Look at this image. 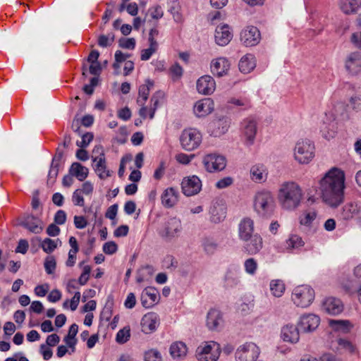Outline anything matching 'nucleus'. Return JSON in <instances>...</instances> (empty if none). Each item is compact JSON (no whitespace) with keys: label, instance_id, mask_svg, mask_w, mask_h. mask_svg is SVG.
Returning a JSON list of instances; mask_svg holds the SVG:
<instances>
[{"label":"nucleus","instance_id":"f257e3e1","mask_svg":"<svg viewBox=\"0 0 361 361\" xmlns=\"http://www.w3.org/2000/svg\"><path fill=\"white\" fill-rule=\"evenodd\" d=\"M345 176L337 167L330 169L319 183L322 201L331 208H337L345 201Z\"/></svg>","mask_w":361,"mask_h":361},{"label":"nucleus","instance_id":"f03ea898","mask_svg":"<svg viewBox=\"0 0 361 361\" xmlns=\"http://www.w3.org/2000/svg\"><path fill=\"white\" fill-rule=\"evenodd\" d=\"M303 194L301 188L295 182H286L281 186L279 200L283 209L292 211L298 208Z\"/></svg>","mask_w":361,"mask_h":361},{"label":"nucleus","instance_id":"7ed1b4c3","mask_svg":"<svg viewBox=\"0 0 361 361\" xmlns=\"http://www.w3.org/2000/svg\"><path fill=\"white\" fill-rule=\"evenodd\" d=\"M254 209L262 217L270 216L274 209V199L272 194L267 190L257 192L254 200Z\"/></svg>","mask_w":361,"mask_h":361},{"label":"nucleus","instance_id":"20e7f679","mask_svg":"<svg viewBox=\"0 0 361 361\" xmlns=\"http://www.w3.org/2000/svg\"><path fill=\"white\" fill-rule=\"evenodd\" d=\"M181 221L177 217H170L158 228L159 235L169 241L179 236L182 231Z\"/></svg>","mask_w":361,"mask_h":361},{"label":"nucleus","instance_id":"39448f33","mask_svg":"<svg viewBox=\"0 0 361 361\" xmlns=\"http://www.w3.org/2000/svg\"><path fill=\"white\" fill-rule=\"evenodd\" d=\"M314 290L308 285L295 287L292 293V300L294 304L302 308L310 306L314 299Z\"/></svg>","mask_w":361,"mask_h":361},{"label":"nucleus","instance_id":"423d86ee","mask_svg":"<svg viewBox=\"0 0 361 361\" xmlns=\"http://www.w3.org/2000/svg\"><path fill=\"white\" fill-rule=\"evenodd\" d=\"M314 157V145L310 140L298 141L294 149L295 159L300 164H307Z\"/></svg>","mask_w":361,"mask_h":361},{"label":"nucleus","instance_id":"0eeeda50","mask_svg":"<svg viewBox=\"0 0 361 361\" xmlns=\"http://www.w3.org/2000/svg\"><path fill=\"white\" fill-rule=\"evenodd\" d=\"M202 134L196 128H189L182 131L180 136V143L185 151H193L200 145L202 142Z\"/></svg>","mask_w":361,"mask_h":361},{"label":"nucleus","instance_id":"6e6552de","mask_svg":"<svg viewBox=\"0 0 361 361\" xmlns=\"http://www.w3.org/2000/svg\"><path fill=\"white\" fill-rule=\"evenodd\" d=\"M202 164L208 173L219 172L225 169L227 164L226 158L218 153H209L202 157Z\"/></svg>","mask_w":361,"mask_h":361},{"label":"nucleus","instance_id":"1a4fd4ad","mask_svg":"<svg viewBox=\"0 0 361 361\" xmlns=\"http://www.w3.org/2000/svg\"><path fill=\"white\" fill-rule=\"evenodd\" d=\"M260 354L259 347L252 342L240 345L235 353L236 361H256Z\"/></svg>","mask_w":361,"mask_h":361},{"label":"nucleus","instance_id":"9d476101","mask_svg":"<svg viewBox=\"0 0 361 361\" xmlns=\"http://www.w3.org/2000/svg\"><path fill=\"white\" fill-rule=\"evenodd\" d=\"M230 126V120L226 116H221L212 121L207 126L208 133L214 137H219L226 133Z\"/></svg>","mask_w":361,"mask_h":361},{"label":"nucleus","instance_id":"9b49d317","mask_svg":"<svg viewBox=\"0 0 361 361\" xmlns=\"http://www.w3.org/2000/svg\"><path fill=\"white\" fill-rule=\"evenodd\" d=\"M183 193L189 197L197 195L202 189V181L197 176L184 178L181 183Z\"/></svg>","mask_w":361,"mask_h":361},{"label":"nucleus","instance_id":"f8f14e48","mask_svg":"<svg viewBox=\"0 0 361 361\" xmlns=\"http://www.w3.org/2000/svg\"><path fill=\"white\" fill-rule=\"evenodd\" d=\"M18 225L27 229L30 232L39 234L43 231V221L32 214H25Z\"/></svg>","mask_w":361,"mask_h":361},{"label":"nucleus","instance_id":"ddd939ff","mask_svg":"<svg viewBox=\"0 0 361 361\" xmlns=\"http://www.w3.org/2000/svg\"><path fill=\"white\" fill-rule=\"evenodd\" d=\"M241 42L246 47L257 45L260 41V32L255 26H247L240 32Z\"/></svg>","mask_w":361,"mask_h":361},{"label":"nucleus","instance_id":"4468645a","mask_svg":"<svg viewBox=\"0 0 361 361\" xmlns=\"http://www.w3.org/2000/svg\"><path fill=\"white\" fill-rule=\"evenodd\" d=\"M334 111L336 112L361 111V96L355 95L351 97L347 104L338 102L334 104Z\"/></svg>","mask_w":361,"mask_h":361},{"label":"nucleus","instance_id":"2eb2a0df","mask_svg":"<svg viewBox=\"0 0 361 361\" xmlns=\"http://www.w3.org/2000/svg\"><path fill=\"white\" fill-rule=\"evenodd\" d=\"M346 71L351 75H357L361 73V53L354 51L350 53L345 61Z\"/></svg>","mask_w":361,"mask_h":361},{"label":"nucleus","instance_id":"dca6fc26","mask_svg":"<svg viewBox=\"0 0 361 361\" xmlns=\"http://www.w3.org/2000/svg\"><path fill=\"white\" fill-rule=\"evenodd\" d=\"M241 129L245 137L247 145H252L254 143L257 133V121L251 117L245 119L241 123Z\"/></svg>","mask_w":361,"mask_h":361},{"label":"nucleus","instance_id":"f3484780","mask_svg":"<svg viewBox=\"0 0 361 361\" xmlns=\"http://www.w3.org/2000/svg\"><path fill=\"white\" fill-rule=\"evenodd\" d=\"M320 323V318L314 314H304L300 317L298 326L303 332L314 331Z\"/></svg>","mask_w":361,"mask_h":361},{"label":"nucleus","instance_id":"a211bd4d","mask_svg":"<svg viewBox=\"0 0 361 361\" xmlns=\"http://www.w3.org/2000/svg\"><path fill=\"white\" fill-rule=\"evenodd\" d=\"M196 87L199 93L204 95H209L214 92L216 82L212 76L205 75L197 80Z\"/></svg>","mask_w":361,"mask_h":361},{"label":"nucleus","instance_id":"6ab92c4d","mask_svg":"<svg viewBox=\"0 0 361 361\" xmlns=\"http://www.w3.org/2000/svg\"><path fill=\"white\" fill-rule=\"evenodd\" d=\"M243 241V251L250 255H256L263 247L262 238L258 233L254 234L253 236Z\"/></svg>","mask_w":361,"mask_h":361},{"label":"nucleus","instance_id":"aec40b11","mask_svg":"<svg viewBox=\"0 0 361 361\" xmlns=\"http://www.w3.org/2000/svg\"><path fill=\"white\" fill-rule=\"evenodd\" d=\"M154 86V82L149 79L145 80V83L139 87L137 102L141 107L139 113H146L147 107L145 106L148 99L150 89Z\"/></svg>","mask_w":361,"mask_h":361},{"label":"nucleus","instance_id":"412c9836","mask_svg":"<svg viewBox=\"0 0 361 361\" xmlns=\"http://www.w3.org/2000/svg\"><path fill=\"white\" fill-rule=\"evenodd\" d=\"M227 24L217 26L215 30V42L219 46L228 44L233 37V34Z\"/></svg>","mask_w":361,"mask_h":361},{"label":"nucleus","instance_id":"4be33fe9","mask_svg":"<svg viewBox=\"0 0 361 361\" xmlns=\"http://www.w3.org/2000/svg\"><path fill=\"white\" fill-rule=\"evenodd\" d=\"M159 324L158 316L155 313H148L142 319V331L146 334H151L157 329Z\"/></svg>","mask_w":361,"mask_h":361},{"label":"nucleus","instance_id":"5701e85b","mask_svg":"<svg viewBox=\"0 0 361 361\" xmlns=\"http://www.w3.org/2000/svg\"><path fill=\"white\" fill-rule=\"evenodd\" d=\"M323 309L329 314L337 315L343 310V305L340 299L329 297L323 302Z\"/></svg>","mask_w":361,"mask_h":361},{"label":"nucleus","instance_id":"b1692460","mask_svg":"<svg viewBox=\"0 0 361 361\" xmlns=\"http://www.w3.org/2000/svg\"><path fill=\"white\" fill-rule=\"evenodd\" d=\"M281 337L284 341L296 343L299 341V327L293 324H287L281 329Z\"/></svg>","mask_w":361,"mask_h":361},{"label":"nucleus","instance_id":"393cba45","mask_svg":"<svg viewBox=\"0 0 361 361\" xmlns=\"http://www.w3.org/2000/svg\"><path fill=\"white\" fill-rule=\"evenodd\" d=\"M254 221L250 218H244L238 226V235L241 240H247L254 235Z\"/></svg>","mask_w":361,"mask_h":361},{"label":"nucleus","instance_id":"a878e982","mask_svg":"<svg viewBox=\"0 0 361 361\" xmlns=\"http://www.w3.org/2000/svg\"><path fill=\"white\" fill-rule=\"evenodd\" d=\"M230 68V63L227 59L220 57L213 61L211 64L212 73L218 77H221L227 73Z\"/></svg>","mask_w":361,"mask_h":361},{"label":"nucleus","instance_id":"bb28decb","mask_svg":"<svg viewBox=\"0 0 361 361\" xmlns=\"http://www.w3.org/2000/svg\"><path fill=\"white\" fill-rule=\"evenodd\" d=\"M178 195L177 189L173 187L166 188L161 197L162 204L166 208L173 207L178 201Z\"/></svg>","mask_w":361,"mask_h":361},{"label":"nucleus","instance_id":"cd10ccee","mask_svg":"<svg viewBox=\"0 0 361 361\" xmlns=\"http://www.w3.org/2000/svg\"><path fill=\"white\" fill-rule=\"evenodd\" d=\"M92 161L95 163L93 167L101 179H105L111 176L110 171L106 170L105 156L103 152L99 156L94 157Z\"/></svg>","mask_w":361,"mask_h":361},{"label":"nucleus","instance_id":"c85d7f7f","mask_svg":"<svg viewBox=\"0 0 361 361\" xmlns=\"http://www.w3.org/2000/svg\"><path fill=\"white\" fill-rule=\"evenodd\" d=\"M223 322L222 314L216 309H211L207 316V326L210 330H216Z\"/></svg>","mask_w":361,"mask_h":361},{"label":"nucleus","instance_id":"c756f323","mask_svg":"<svg viewBox=\"0 0 361 361\" xmlns=\"http://www.w3.org/2000/svg\"><path fill=\"white\" fill-rule=\"evenodd\" d=\"M214 111V103L212 99L207 97L195 102V112L212 113Z\"/></svg>","mask_w":361,"mask_h":361},{"label":"nucleus","instance_id":"7c9ffc66","mask_svg":"<svg viewBox=\"0 0 361 361\" xmlns=\"http://www.w3.org/2000/svg\"><path fill=\"white\" fill-rule=\"evenodd\" d=\"M94 118L91 114H85L81 118H75L72 122L71 128L73 131L80 133V126L88 128L94 123Z\"/></svg>","mask_w":361,"mask_h":361},{"label":"nucleus","instance_id":"2f4dec72","mask_svg":"<svg viewBox=\"0 0 361 361\" xmlns=\"http://www.w3.org/2000/svg\"><path fill=\"white\" fill-rule=\"evenodd\" d=\"M256 66L255 57L252 54L243 56L238 63L239 70L243 73H248L252 71Z\"/></svg>","mask_w":361,"mask_h":361},{"label":"nucleus","instance_id":"473e14b6","mask_svg":"<svg viewBox=\"0 0 361 361\" xmlns=\"http://www.w3.org/2000/svg\"><path fill=\"white\" fill-rule=\"evenodd\" d=\"M88 172V169L78 162L73 163L69 169V173L80 181H83L87 177Z\"/></svg>","mask_w":361,"mask_h":361},{"label":"nucleus","instance_id":"72a5a7b5","mask_svg":"<svg viewBox=\"0 0 361 361\" xmlns=\"http://www.w3.org/2000/svg\"><path fill=\"white\" fill-rule=\"evenodd\" d=\"M165 103V94L163 91H157L151 97L150 105L148 110V113H154L158 107L162 106Z\"/></svg>","mask_w":361,"mask_h":361},{"label":"nucleus","instance_id":"f704fd0d","mask_svg":"<svg viewBox=\"0 0 361 361\" xmlns=\"http://www.w3.org/2000/svg\"><path fill=\"white\" fill-rule=\"evenodd\" d=\"M251 178L255 182L262 183L266 180L267 173L262 164L253 166L250 169Z\"/></svg>","mask_w":361,"mask_h":361},{"label":"nucleus","instance_id":"c9c22d12","mask_svg":"<svg viewBox=\"0 0 361 361\" xmlns=\"http://www.w3.org/2000/svg\"><path fill=\"white\" fill-rule=\"evenodd\" d=\"M329 324L334 331H342L343 333H348L352 327L348 320L329 319Z\"/></svg>","mask_w":361,"mask_h":361},{"label":"nucleus","instance_id":"e433bc0d","mask_svg":"<svg viewBox=\"0 0 361 361\" xmlns=\"http://www.w3.org/2000/svg\"><path fill=\"white\" fill-rule=\"evenodd\" d=\"M359 211L360 207L357 204L350 202L343 207L341 216L343 219L349 220L357 215L359 213Z\"/></svg>","mask_w":361,"mask_h":361},{"label":"nucleus","instance_id":"4c0bfd02","mask_svg":"<svg viewBox=\"0 0 361 361\" xmlns=\"http://www.w3.org/2000/svg\"><path fill=\"white\" fill-rule=\"evenodd\" d=\"M170 354L173 358H179L185 356L187 353L186 345L181 342H175L170 346Z\"/></svg>","mask_w":361,"mask_h":361},{"label":"nucleus","instance_id":"58836bf2","mask_svg":"<svg viewBox=\"0 0 361 361\" xmlns=\"http://www.w3.org/2000/svg\"><path fill=\"white\" fill-rule=\"evenodd\" d=\"M340 7L343 13L350 14L357 11L359 7L358 0H340Z\"/></svg>","mask_w":361,"mask_h":361},{"label":"nucleus","instance_id":"ea45409f","mask_svg":"<svg viewBox=\"0 0 361 361\" xmlns=\"http://www.w3.org/2000/svg\"><path fill=\"white\" fill-rule=\"evenodd\" d=\"M305 242L302 238L298 235H290L288 240L286 241V246L287 249H298L304 246Z\"/></svg>","mask_w":361,"mask_h":361},{"label":"nucleus","instance_id":"a19ab883","mask_svg":"<svg viewBox=\"0 0 361 361\" xmlns=\"http://www.w3.org/2000/svg\"><path fill=\"white\" fill-rule=\"evenodd\" d=\"M270 290L275 297H281L285 290V285L281 280H273L270 283Z\"/></svg>","mask_w":361,"mask_h":361},{"label":"nucleus","instance_id":"79ce46f5","mask_svg":"<svg viewBox=\"0 0 361 361\" xmlns=\"http://www.w3.org/2000/svg\"><path fill=\"white\" fill-rule=\"evenodd\" d=\"M202 245L207 255H213L217 249V243L212 238H204L202 239Z\"/></svg>","mask_w":361,"mask_h":361},{"label":"nucleus","instance_id":"37998d69","mask_svg":"<svg viewBox=\"0 0 361 361\" xmlns=\"http://www.w3.org/2000/svg\"><path fill=\"white\" fill-rule=\"evenodd\" d=\"M60 164L51 161L47 176V183L52 185L55 183L59 174Z\"/></svg>","mask_w":361,"mask_h":361},{"label":"nucleus","instance_id":"c03bdc74","mask_svg":"<svg viewBox=\"0 0 361 361\" xmlns=\"http://www.w3.org/2000/svg\"><path fill=\"white\" fill-rule=\"evenodd\" d=\"M228 103L233 104L236 107H239L238 111H248L251 107L250 101L245 99L232 98Z\"/></svg>","mask_w":361,"mask_h":361},{"label":"nucleus","instance_id":"a18cd8bd","mask_svg":"<svg viewBox=\"0 0 361 361\" xmlns=\"http://www.w3.org/2000/svg\"><path fill=\"white\" fill-rule=\"evenodd\" d=\"M317 217V212L314 210L305 212L300 217L301 225L309 226Z\"/></svg>","mask_w":361,"mask_h":361},{"label":"nucleus","instance_id":"49530a36","mask_svg":"<svg viewBox=\"0 0 361 361\" xmlns=\"http://www.w3.org/2000/svg\"><path fill=\"white\" fill-rule=\"evenodd\" d=\"M130 337V329L129 326H125L120 329L116 336V341L118 343H126Z\"/></svg>","mask_w":361,"mask_h":361},{"label":"nucleus","instance_id":"de8ad7c7","mask_svg":"<svg viewBox=\"0 0 361 361\" xmlns=\"http://www.w3.org/2000/svg\"><path fill=\"white\" fill-rule=\"evenodd\" d=\"M114 34L110 32L108 35H101L98 37L97 43L101 47H107L111 46L114 41Z\"/></svg>","mask_w":361,"mask_h":361},{"label":"nucleus","instance_id":"09e8293b","mask_svg":"<svg viewBox=\"0 0 361 361\" xmlns=\"http://www.w3.org/2000/svg\"><path fill=\"white\" fill-rule=\"evenodd\" d=\"M169 74L173 81L179 80L183 74V68L178 63H175L169 68Z\"/></svg>","mask_w":361,"mask_h":361},{"label":"nucleus","instance_id":"8fccbe9b","mask_svg":"<svg viewBox=\"0 0 361 361\" xmlns=\"http://www.w3.org/2000/svg\"><path fill=\"white\" fill-rule=\"evenodd\" d=\"M142 293L149 298L151 304L154 305L158 301L159 291L155 288L147 287L143 290Z\"/></svg>","mask_w":361,"mask_h":361},{"label":"nucleus","instance_id":"3c124183","mask_svg":"<svg viewBox=\"0 0 361 361\" xmlns=\"http://www.w3.org/2000/svg\"><path fill=\"white\" fill-rule=\"evenodd\" d=\"M357 22L360 31L352 35L350 41L356 47L361 49V13L359 15Z\"/></svg>","mask_w":361,"mask_h":361},{"label":"nucleus","instance_id":"603ef678","mask_svg":"<svg viewBox=\"0 0 361 361\" xmlns=\"http://www.w3.org/2000/svg\"><path fill=\"white\" fill-rule=\"evenodd\" d=\"M146 271L148 275L151 276L154 273V269L151 265H145L139 269L137 271L136 281L142 283L145 280L144 271Z\"/></svg>","mask_w":361,"mask_h":361},{"label":"nucleus","instance_id":"864d4df0","mask_svg":"<svg viewBox=\"0 0 361 361\" xmlns=\"http://www.w3.org/2000/svg\"><path fill=\"white\" fill-rule=\"evenodd\" d=\"M214 349L216 353H219V344H218L216 342H211L210 344H207L204 345V347H198L197 349V353H204L207 354L208 353H213L212 350Z\"/></svg>","mask_w":361,"mask_h":361},{"label":"nucleus","instance_id":"5fc2aeb1","mask_svg":"<svg viewBox=\"0 0 361 361\" xmlns=\"http://www.w3.org/2000/svg\"><path fill=\"white\" fill-rule=\"evenodd\" d=\"M41 247L46 253H51L57 247L55 241L51 238H47L41 243Z\"/></svg>","mask_w":361,"mask_h":361},{"label":"nucleus","instance_id":"6e6d98bb","mask_svg":"<svg viewBox=\"0 0 361 361\" xmlns=\"http://www.w3.org/2000/svg\"><path fill=\"white\" fill-rule=\"evenodd\" d=\"M244 267L247 274L254 275L257 269V261L254 258H249L245 261Z\"/></svg>","mask_w":361,"mask_h":361},{"label":"nucleus","instance_id":"4d7b16f0","mask_svg":"<svg viewBox=\"0 0 361 361\" xmlns=\"http://www.w3.org/2000/svg\"><path fill=\"white\" fill-rule=\"evenodd\" d=\"M225 280L226 285L230 287H233L240 283L239 276L231 271H227L225 276Z\"/></svg>","mask_w":361,"mask_h":361},{"label":"nucleus","instance_id":"13d9d810","mask_svg":"<svg viewBox=\"0 0 361 361\" xmlns=\"http://www.w3.org/2000/svg\"><path fill=\"white\" fill-rule=\"evenodd\" d=\"M44 269L46 272L48 274H51L54 273L56 269V262L54 257L49 256L46 258L44 261Z\"/></svg>","mask_w":361,"mask_h":361},{"label":"nucleus","instance_id":"bf43d9fd","mask_svg":"<svg viewBox=\"0 0 361 361\" xmlns=\"http://www.w3.org/2000/svg\"><path fill=\"white\" fill-rule=\"evenodd\" d=\"M145 361H161V353L155 349H151L145 353Z\"/></svg>","mask_w":361,"mask_h":361},{"label":"nucleus","instance_id":"052dcab7","mask_svg":"<svg viewBox=\"0 0 361 361\" xmlns=\"http://www.w3.org/2000/svg\"><path fill=\"white\" fill-rule=\"evenodd\" d=\"M103 252L106 255H113L118 250V245L114 241H109L103 245Z\"/></svg>","mask_w":361,"mask_h":361},{"label":"nucleus","instance_id":"680f3d73","mask_svg":"<svg viewBox=\"0 0 361 361\" xmlns=\"http://www.w3.org/2000/svg\"><path fill=\"white\" fill-rule=\"evenodd\" d=\"M233 183V178L230 176L224 177L220 180H219L215 186L218 189H224L229 187Z\"/></svg>","mask_w":361,"mask_h":361},{"label":"nucleus","instance_id":"e2e57ef3","mask_svg":"<svg viewBox=\"0 0 361 361\" xmlns=\"http://www.w3.org/2000/svg\"><path fill=\"white\" fill-rule=\"evenodd\" d=\"M119 47L123 49H134L135 47V39L134 38H122L119 40Z\"/></svg>","mask_w":361,"mask_h":361},{"label":"nucleus","instance_id":"0e129e2a","mask_svg":"<svg viewBox=\"0 0 361 361\" xmlns=\"http://www.w3.org/2000/svg\"><path fill=\"white\" fill-rule=\"evenodd\" d=\"M196 357L199 361H216L219 358V353H197Z\"/></svg>","mask_w":361,"mask_h":361},{"label":"nucleus","instance_id":"69168bd1","mask_svg":"<svg viewBox=\"0 0 361 361\" xmlns=\"http://www.w3.org/2000/svg\"><path fill=\"white\" fill-rule=\"evenodd\" d=\"M195 157V154L188 155L184 153H179L176 155V160L182 164H188Z\"/></svg>","mask_w":361,"mask_h":361},{"label":"nucleus","instance_id":"338daca9","mask_svg":"<svg viewBox=\"0 0 361 361\" xmlns=\"http://www.w3.org/2000/svg\"><path fill=\"white\" fill-rule=\"evenodd\" d=\"M93 137L94 135L92 133H86L82 135V141L77 142V145L81 148H85L92 142Z\"/></svg>","mask_w":361,"mask_h":361},{"label":"nucleus","instance_id":"774afa93","mask_svg":"<svg viewBox=\"0 0 361 361\" xmlns=\"http://www.w3.org/2000/svg\"><path fill=\"white\" fill-rule=\"evenodd\" d=\"M54 223L58 225H63L66 221V214L63 210H59L54 215Z\"/></svg>","mask_w":361,"mask_h":361}]
</instances>
